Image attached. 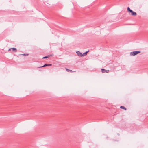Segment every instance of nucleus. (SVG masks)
I'll return each instance as SVG.
<instances>
[{
    "mask_svg": "<svg viewBox=\"0 0 148 148\" xmlns=\"http://www.w3.org/2000/svg\"><path fill=\"white\" fill-rule=\"evenodd\" d=\"M140 52V51H134L131 52L130 55L131 56H135Z\"/></svg>",
    "mask_w": 148,
    "mask_h": 148,
    "instance_id": "nucleus-1",
    "label": "nucleus"
},
{
    "mask_svg": "<svg viewBox=\"0 0 148 148\" xmlns=\"http://www.w3.org/2000/svg\"><path fill=\"white\" fill-rule=\"evenodd\" d=\"M101 71L102 73H104L105 72L108 73L109 72V70H105L103 68L101 69Z\"/></svg>",
    "mask_w": 148,
    "mask_h": 148,
    "instance_id": "nucleus-2",
    "label": "nucleus"
},
{
    "mask_svg": "<svg viewBox=\"0 0 148 148\" xmlns=\"http://www.w3.org/2000/svg\"><path fill=\"white\" fill-rule=\"evenodd\" d=\"M77 53V55L80 57H82L83 56V55H82V53L80 52L79 51H77L76 52Z\"/></svg>",
    "mask_w": 148,
    "mask_h": 148,
    "instance_id": "nucleus-3",
    "label": "nucleus"
},
{
    "mask_svg": "<svg viewBox=\"0 0 148 148\" xmlns=\"http://www.w3.org/2000/svg\"><path fill=\"white\" fill-rule=\"evenodd\" d=\"M127 10L128 12H129V13H131L133 12L132 10L131 9H130V8L129 7H127Z\"/></svg>",
    "mask_w": 148,
    "mask_h": 148,
    "instance_id": "nucleus-4",
    "label": "nucleus"
},
{
    "mask_svg": "<svg viewBox=\"0 0 148 148\" xmlns=\"http://www.w3.org/2000/svg\"><path fill=\"white\" fill-rule=\"evenodd\" d=\"M131 15L132 16H136L137 15L136 13L133 11V12L131 13Z\"/></svg>",
    "mask_w": 148,
    "mask_h": 148,
    "instance_id": "nucleus-5",
    "label": "nucleus"
},
{
    "mask_svg": "<svg viewBox=\"0 0 148 148\" xmlns=\"http://www.w3.org/2000/svg\"><path fill=\"white\" fill-rule=\"evenodd\" d=\"M11 49H12L13 51H14L15 52H16L17 50L16 48H10L9 49V51Z\"/></svg>",
    "mask_w": 148,
    "mask_h": 148,
    "instance_id": "nucleus-6",
    "label": "nucleus"
},
{
    "mask_svg": "<svg viewBox=\"0 0 148 148\" xmlns=\"http://www.w3.org/2000/svg\"><path fill=\"white\" fill-rule=\"evenodd\" d=\"M89 51H88L84 52L83 54H82V55H83V56L86 55L87 54V53L89 52Z\"/></svg>",
    "mask_w": 148,
    "mask_h": 148,
    "instance_id": "nucleus-7",
    "label": "nucleus"
},
{
    "mask_svg": "<svg viewBox=\"0 0 148 148\" xmlns=\"http://www.w3.org/2000/svg\"><path fill=\"white\" fill-rule=\"evenodd\" d=\"M66 71L68 72H73V71L72 70L69 69H68L67 68H66Z\"/></svg>",
    "mask_w": 148,
    "mask_h": 148,
    "instance_id": "nucleus-8",
    "label": "nucleus"
},
{
    "mask_svg": "<svg viewBox=\"0 0 148 148\" xmlns=\"http://www.w3.org/2000/svg\"><path fill=\"white\" fill-rule=\"evenodd\" d=\"M120 108L122 109H124L125 110H126V108L124 106H121Z\"/></svg>",
    "mask_w": 148,
    "mask_h": 148,
    "instance_id": "nucleus-9",
    "label": "nucleus"
},
{
    "mask_svg": "<svg viewBox=\"0 0 148 148\" xmlns=\"http://www.w3.org/2000/svg\"><path fill=\"white\" fill-rule=\"evenodd\" d=\"M48 66V64H45L43 66H40V67H39L38 68H40V67H45V66Z\"/></svg>",
    "mask_w": 148,
    "mask_h": 148,
    "instance_id": "nucleus-10",
    "label": "nucleus"
},
{
    "mask_svg": "<svg viewBox=\"0 0 148 148\" xmlns=\"http://www.w3.org/2000/svg\"><path fill=\"white\" fill-rule=\"evenodd\" d=\"M48 57V56H45L44 57H43V59L46 58H47Z\"/></svg>",
    "mask_w": 148,
    "mask_h": 148,
    "instance_id": "nucleus-11",
    "label": "nucleus"
},
{
    "mask_svg": "<svg viewBox=\"0 0 148 148\" xmlns=\"http://www.w3.org/2000/svg\"><path fill=\"white\" fill-rule=\"evenodd\" d=\"M23 55H25V56H27L28 55V54H23Z\"/></svg>",
    "mask_w": 148,
    "mask_h": 148,
    "instance_id": "nucleus-12",
    "label": "nucleus"
},
{
    "mask_svg": "<svg viewBox=\"0 0 148 148\" xmlns=\"http://www.w3.org/2000/svg\"><path fill=\"white\" fill-rule=\"evenodd\" d=\"M52 65V64H48V66H51Z\"/></svg>",
    "mask_w": 148,
    "mask_h": 148,
    "instance_id": "nucleus-13",
    "label": "nucleus"
}]
</instances>
